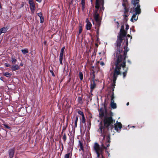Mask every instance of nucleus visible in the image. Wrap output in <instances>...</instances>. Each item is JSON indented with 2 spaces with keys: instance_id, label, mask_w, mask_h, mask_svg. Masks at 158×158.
I'll return each mask as SVG.
<instances>
[{
  "instance_id": "obj_1",
  "label": "nucleus",
  "mask_w": 158,
  "mask_h": 158,
  "mask_svg": "<svg viewBox=\"0 0 158 158\" xmlns=\"http://www.w3.org/2000/svg\"><path fill=\"white\" fill-rule=\"evenodd\" d=\"M127 34V31L125 30L120 31L115 43L116 50L114 53V60L126 62L127 53L129 51V49H127L128 44L126 37Z\"/></svg>"
},
{
  "instance_id": "obj_2",
  "label": "nucleus",
  "mask_w": 158,
  "mask_h": 158,
  "mask_svg": "<svg viewBox=\"0 0 158 158\" xmlns=\"http://www.w3.org/2000/svg\"><path fill=\"white\" fill-rule=\"evenodd\" d=\"M114 64L115 66V67L112 77V83L111 87L112 94L111 96H112L113 95V96H114V91L116 81L118 76L121 74V72L120 71L121 68L122 67L124 69L126 66V62L116 60H114Z\"/></svg>"
},
{
  "instance_id": "obj_3",
  "label": "nucleus",
  "mask_w": 158,
  "mask_h": 158,
  "mask_svg": "<svg viewBox=\"0 0 158 158\" xmlns=\"http://www.w3.org/2000/svg\"><path fill=\"white\" fill-rule=\"evenodd\" d=\"M103 121V124L102 122L101 121L98 125L99 127L102 126L103 128L107 129L108 130H112L114 128V127L113 124L115 123V120L113 119L111 116H105Z\"/></svg>"
},
{
  "instance_id": "obj_4",
  "label": "nucleus",
  "mask_w": 158,
  "mask_h": 158,
  "mask_svg": "<svg viewBox=\"0 0 158 158\" xmlns=\"http://www.w3.org/2000/svg\"><path fill=\"white\" fill-rule=\"evenodd\" d=\"M107 149V147H106L103 143H102L100 147V145L97 143H95L93 146V149L97 155V157L99 158L100 157L101 155L103 154V152L104 149Z\"/></svg>"
},
{
  "instance_id": "obj_5",
  "label": "nucleus",
  "mask_w": 158,
  "mask_h": 158,
  "mask_svg": "<svg viewBox=\"0 0 158 158\" xmlns=\"http://www.w3.org/2000/svg\"><path fill=\"white\" fill-rule=\"evenodd\" d=\"M139 0H132L131 1V3L135 5V6H136V4L137 5V6L135 8L136 14H139L141 13V10L140 9V6L139 4Z\"/></svg>"
},
{
  "instance_id": "obj_6",
  "label": "nucleus",
  "mask_w": 158,
  "mask_h": 158,
  "mask_svg": "<svg viewBox=\"0 0 158 158\" xmlns=\"http://www.w3.org/2000/svg\"><path fill=\"white\" fill-rule=\"evenodd\" d=\"M103 106L104 108L103 107H101L98 110L99 115V117L101 118H102L105 116L104 115V110H105V111H106L107 104L106 103V100H105V102L103 103Z\"/></svg>"
},
{
  "instance_id": "obj_7",
  "label": "nucleus",
  "mask_w": 158,
  "mask_h": 158,
  "mask_svg": "<svg viewBox=\"0 0 158 158\" xmlns=\"http://www.w3.org/2000/svg\"><path fill=\"white\" fill-rule=\"evenodd\" d=\"M94 18L96 22V26L100 27L101 25V20L99 19V15L97 12V10L94 14Z\"/></svg>"
},
{
  "instance_id": "obj_8",
  "label": "nucleus",
  "mask_w": 158,
  "mask_h": 158,
  "mask_svg": "<svg viewBox=\"0 0 158 158\" xmlns=\"http://www.w3.org/2000/svg\"><path fill=\"white\" fill-rule=\"evenodd\" d=\"M101 126L99 127V129L98 130V131L101 134V136L103 137V139L105 138L107 132L106 131V129L103 128Z\"/></svg>"
},
{
  "instance_id": "obj_9",
  "label": "nucleus",
  "mask_w": 158,
  "mask_h": 158,
  "mask_svg": "<svg viewBox=\"0 0 158 158\" xmlns=\"http://www.w3.org/2000/svg\"><path fill=\"white\" fill-rule=\"evenodd\" d=\"M114 130L117 132H119L120 131L121 129L122 128V125L120 122H117L116 123H114Z\"/></svg>"
},
{
  "instance_id": "obj_10",
  "label": "nucleus",
  "mask_w": 158,
  "mask_h": 158,
  "mask_svg": "<svg viewBox=\"0 0 158 158\" xmlns=\"http://www.w3.org/2000/svg\"><path fill=\"white\" fill-rule=\"evenodd\" d=\"M30 8L31 11L34 12L35 10V5L33 0H28Z\"/></svg>"
},
{
  "instance_id": "obj_11",
  "label": "nucleus",
  "mask_w": 158,
  "mask_h": 158,
  "mask_svg": "<svg viewBox=\"0 0 158 158\" xmlns=\"http://www.w3.org/2000/svg\"><path fill=\"white\" fill-rule=\"evenodd\" d=\"M73 148H69L68 149L67 153L64 156V158H71L72 156V151Z\"/></svg>"
},
{
  "instance_id": "obj_12",
  "label": "nucleus",
  "mask_w": 158,
  "mask_h": 158,
  "mask_svg": "<svg viewBox=\"0 0 158 158\" xmlns=\"http://www.w3.org/2000/svg\"><path fill=\"white\" fill-rule=\"evenodd\" d=\"M114 97L113 96V95L112 96H111V103L110 105L111 108L113 109H116L117 107L116 104L114 103Z\"/></svg>"
},
{
  "instance_id": "obj_13",
  "label": "nucleus",
  "mask_w": 158,
  "mask_h": 158,
  "mask_svg": "<svg viewBox=\"0 0 158 158\" xmlns=\"http://www.w3.org/2000/svg\"><path fill=\"white\" fill-rule=\"evenodd\" d=\"M15 148H13L10 149L8 151V153L10 158H13L15 153Z\"/></svg>"
},
{
  "instance_id": "obj_14",
  "label": "nucleus",
  "mask_w": 158,
  "mask_h": 158,
  "mask_svg": "<svg viewBox=\"0 0 158 158\" xmlns=\"http://www.w3.org/2000/svg\"><path fill=\"white\" fill-rule=\"evenodd\" d=\"M95 80H94L92 81V82L90 84V93H92L94 89L96 88V84L95 82Z\"/></svg>"
},
{
  "instance_id": "obj_15",
  "label": "nucleus",
  "mask_w": 158,
  "mask_h": 158,
  "mask_svg": "<svg viewBox=\"0 0 158 158\" xmlns=\"http://www.w3.org/2000/svg\"><path fill=\"white\" fill-rule=\"evenodd\" d=\"M86 22L87 23L85 26L86 29L88 30H90L91 28L92 25L91 23L88 20V19H86Z\"/></svg>"
},
{
  "instance_id": "obj_16",
  "label": "nucleus",
  "mask_w": 158,
  "mask_h": 158,
  "mask_svg": "<svg viewBox=\"0 0 158 158\" xmlns=\"http://www.w3.org/2000/svg\"><path fill=\"white\" fill-rule=\"evenodd\" d=\"M19 68L20 67L18 64H15L14 65H11V69L12 71H16L17 70H18L19 69Z\"/></svg>"
},
{
  "instance_id": "obj_17",
  "label": "nucleus",
  "mask_w": 158,
  "mask_h": 158,
  "mask_svg": "<svg viewBox=\"0 0 158 158\" xmlns=\"http://www.w3.org/2000/svg\"><path fill=\"white\" fill-rule=\"evenodd\" d=\"M106 140L107 141L106 143V147H109L110 146V135H106Z\"/></svg>"
},
{
  "instance_id": "obj_18",
  "label": "nucleus",
  "mask_w": 158,
  "mask_h": 158,
  "mask_svg": "<svg viewBox=\"0 0 158 158\" xmlns=\"http://www.w3.org/2000/svg\"><path fill=\"white\" fill-rule=\"evenodd\" d=\"M79 145L80 147V149H79V150L80 151L81 150H82L83 152H84V148L83 147V143L81 142V141L80 140L79 141Z\"/></svg>"
},
{
  "instance_id": "obj_19",
  "label": "nucleus",
  "mask_w": 158,
  "mask_h": 158,
  "mask_svg": "<svg viewBox=\"0 0 158 158\" xmlns=\"http://www.w3.org/2000/svg\"><path fill=\"white\" fill-rule=\"evenodd\" d=\"M95 8L97 9V10H96H96H98V9H99L100 6H99V0H96V3L95 6Z\"/></svg>"
},
{
  "instance_id": "obj_20",
  "label": "nucleus",
  "mask_w": 158,
  "mask_h": 158,
  "mask_svg": "<svg viewBox=\"0 0 158 158\" xmlns=\"http://www.w3.org/2000/svg\"><path fill=\"white\" fill-rule=\"evenodd\" d=\"M8 28L7 27H3L2 28L0 29L2 33H6L7 30Z\"/></svg>"
},
{
  "instance_id": "obj_21",
  "label": "nucleus",
  "mask_w": 158,
  "mask_h": 158,
  "mask_svg": "<svg viewBox=\"0 0 158 158\" xmlns=\"http://www.w3.org/2000/svg\"><path fill=\"white\" fill-rule=\"evenodd\" d=\"M128 70V68L127 67L126 69H124V71L123 72V78H125L126 77Z\"/></svg>"
},
{
  "instance_id": "obj_22",
  "label": "nucleus",
  "mask_w": 158,
  "mask_h": 158,
  "mask_svg": "<svg viewBox=\"0 0 158 158\" xmlns=\"http://www.w3.org/2000/svg\"><path fill=\"white\" fill-rule=\"evenodd\" d=\"M3 75L7 77H10L12 74L8 72H6L3 73Z\"/></svg>"
},
{
  "instance_id": "obj_23",
  "label": "nucleus",
  "mask_w": 158,
  "mask_h": 158,
  "mask_svg": "<svg viewBox=\"0 0 158 158\" xmlns=\"http://www.w3.org/2000/svg\"><path fill=\"white\" fill-rule=\"evenodd\" d=\"M21 52L23 54H25L28 52V50L27 48L21 50Z\"/></svg>"
},
{
  "instance_id": "obj_24",
  "label": "nucleus",
  "mask_w": 158,
  "mask_h": 158,
  "mask_svg": "<svg viewBox=\"0 0 158 158\" xmlns=\"http://www.w3.org/2000/svg\"><path fill=\"white\" fill-rule=\"evenodd\" d=\"M11 59L12 64H15L17 61L15 58V57H12Z\"/></svg>"
},
{
  "instance_id": "obj_25",
  "label": "nucleus",
  "mask_w": 158,
  "mask_h": 158,
  "mask_svg": "<svg viewBox=\"0 0 158 158\" xmlns=\"http://www.w3.org/2000/svg\"><path fill=\"white\" fill-rule=\"evenodd\" d=\"M67 139L66 135L65 133H64L62 137V139L64 143H65Z\"/></svg>"
},
{
  "instance_id": "obj_26",
  "label": "nucleus",
  "mask_w": 158,
  "mask_h": 158,
  "mask_svg": "<svg viewBox=\"0 0 158 158\" xmlns=\"http://www.w3.org/2000/svg\"><path fill=\"white\" fill-rule=\"evenodd\" d=\"M78 116H76L75 118V121L74 125L75 127H77V123L78 121Z\"/></svg>"
},
{
  "instance_id": "obj_27",
  "label": "nucleus",
  "mask_w": 158,
  "mask_h": 158,
  "mask_svg": "<svg viewBox=\"0 0 158 158\" xmlns=\"http://www.w3.org/2000/svg\"><path fill=\"white\" fill-rule=\"evenodd\" d=\"M79 77L81 81H82L83 79V74L82 73L80 72L79 73Z\"/></svg>"
},
{
  "instance_id": "obj_28",
  "label": "nucleus",
  "mask_w": 158,
  "mask_h": 158,
  "mask_svg": "<svg viewBox=\"0 0 158 158\" xmlns=\"http://www.w3.org/2000/svg\"><path fill=\"white\" fill-rule=\"evenodd\" d=\"M122 6L124 8H125V7H129L128 3H123Z\"/></svg>"
},
{
  "instance_id": "obj_29",
  "label": "nucleus",
  "mask_w": 158,
  "mask_h": 158,
  "mask_svg": "<svg viewBox=\"0 0 158 158\" xmlns=\"http://www.w3.org/2000/svg\"><path fill=\"white\" fill-rule=\"evenodd\" d=\"M63 58V56H59V61L60 64L62 65H63V64L62 63V60Z\"/></svg>"
},
{
  "instance_id": "obj_30",
  "label": "nucleus",
  "mask_w": 158,
  "mask_h": 158,
  "mask_svg": "<svg viewBox=\"0 0 158 158\" xmlns=\"http://www.w3.org/2000/svg\"><path fill=\"white\" fill-rule=\"evenodd\" d=\"M129 7H125V8H124V14H126L129 11Z\"/></svg>"
},
{
  "instance_id": "obj_31",
  "label": "nucleus",
  "mask_w": 158,
  "mask_h": 158,
  "mask_svg": "<svg viewBox=\"0 0 158 158\" xmlns=\"http://www.w3.org/2000/svg\"><path fill=\"white\" fill-rule=\"evenodd\" d=\"M85 121L86 120L84 115L83 116H82V119L81 120L82 123H85Z\"/></svg>"
},
{
  "instance_id": "obj_32",
  "label": "nucleus",
  "mask_w": 158,
  "mask_h": 158,
  "mask_svg": "<svg viewBox=\"0 0 158 158\" xmlns=\"http://www.w3.org/2000/svg\"><path fill=\"white\" fill-rule=\"evenodd\" d=\"M82 98L81 97H79L77 98V100L78 101V102L80 103H82Z\"/></svg>"
},
{
  "instance_id": "obj_33",
  "label": "nucleus",
  "mask_w": 158,
  "mask_h": 158,
  "mask_svg": "<svg viewBox=\"0 0 158 158\" xmlns=\"http://www.w3.org/2000/svg\"><path fill=\"white\" fill-rule=\"evenodd\" d=\"M77 113L81 115V116H83V115H84L83 112L82 111H81L79 110H78L77 111Z\"/></svg>"
},
{
  "instance_id": "obj_34",
  "label": "nucleus",
  "mask_w": 158,
  "mask_h": 158,
  "mask_svg": "<svg viewBox=\"0 0 158 158\" xmlns=\"http://www.w3.org/2000/svg\"><path fill=\"white\" fill-rule=\"evenodd\" d=\"M137 14H133V15L132 16V18L134 19V20L135 21H136L138 19V18H137L136 19V15Z\"/></svg>"
},
{
  "instance_id": "obj_35",
  "label": "nucleus",
  "mask_w": 158,
  "mask_h": 158,
  "mask_svg": "<svg viewBox=\"0 0 158 158\" xmlns=\"http://www.w3.org/2000/svg\"><path fill=\"white\" fill-rule=\"evenodd\" d=\"M82 31V26H80L79 27V35L81 33Z\"/></svg>"
},
{
  "instance_id": "obj_36",
  "label": "nucleus",
  "mask_w": 158,
  "mask_h": 158,
  "mask_svg": "<svg viewBox=\"0 0 158 158\" xmlns=\"http://www.w3.org/2000/svg\"><path fill=\"white\" fill-rule=\"evenodd\" d=\"M65 48V47L64 46L61 49L60 53L64 54Z\"/></svg>"
},
{
  "instance_id": "obj_37",
  "label": "nucleus",
  "mask_w": 158,
  "mask_h": 158,
  "mask_svg": "<svg viewBox=\"0 0 158 158\" xmlns=\"http://www.w3.org/2000/svg\"><path fill=\"white\" fill-rule=\"evenodd\" d=\"M3 126L6 128L7 129H10L11 128V127L9 126L7 124H3Z\"/></svg>"
},
{
  "instance_id": "obj_38",
  "label": "nucleus",
  "mask_w": 158,
  "mask_h": 158,
  "mask_svg": "<svg viewBox=\"0 0 158 158\" xmlns=\"http://www.w3.org/2000/svg\"><path fill=\"white\" fill-rule=\"evenodd\" d=\"M135 8L134 7H133V8H131V9L130 10V11L129 12L130 13H133L135 11Z\"/></svg>"
},
{
  "instance_id": "obj_39",
  "label": "nucleus",
  "mask_w": 158,
  "mask_h": 158,
  "mask_svg": "<svg viewBox=\"0 0 158 158\" xmlns=\"http://www.w3.org/2000/svg\"><path fill=\"white\" fill-rule=\"evenodd\" d=\"M4 65L6 67H10L11 68V65H10V64L5 63V64H4Z\"/></svg>"
},
{
  "instance_id": "obj_40",
  "label": "nucleus",
  "mask_w": 158,
  "mask_h": 158,
  "mask_svg": "<svg viewBox=\"0 0 158 158\" xmlns=\"http://www.w3.org/2000/svg\"><path fill=\"white\" fill-rule=\"evenodd\" d=\"M99 27H96V28H97V32H96L97 34V35H96L97 36H98L99 30Z\"/></svg>"
},
{
  "instance_id": "obj_41",
  "label": "nucleus",
  "mask_w": 158,
  "mask_h": 158,
  "mask_svg": "<svg viewBox=\"0 0 158 158\" xmlns=\"http://www.w3.org/2000/svg\"><path fill=\"white\" fill-rule=\"evenodd\" d=\"M100 2L101 5L103 6L104 5V0H99V2Z\"/></svg>"
},
{
  "instance_id": "obj_42",
  "label": "nucleus",
  "mask_w": 158,
  "mask_h": 158,
  "mask_svg": "<svg viewBox=\"0 0 158 158\" xmlns=\"http://www.w3.org/2000/svg\"><path fill=\"white\" fill-rule=\"evenodd\" d=\"M40 18V23H44V18L43 17Z\"/></svg>"
},
{
  "instance_id": "obj_43",
  "label": "nucleus",
  "mask_w": 158,
  "mask_h": 158,
  "mask_svg": "<svg viewBox=\"0 0 158 158\" xmlns=\"http://www.w3.org/2000/svg\"><path fill=\"white\" fill-rule=\"evenodd\" d=\"M38 16L40 17V18H42V14L41 12L37 14Z\"/></svg>"
},
{
  "instance_id": "obj_44",
  "label": "nucleus",
  "mask_w": 158,
  "mask_h": 158,
  "mask_svg": "<svg viewBox=\"0 0 158 158\" xmlns=\"http://www.w3.org/2000/svg\"><path fill=\"white\" fill-rule=\"evenodd\" d=\"M50 72L51 73L52 76L53 77L55 76V74L52 70H50Z\"/></svg>"
},
{
  "instance_id": "obj_45",
  "label": "nucleus",
  "mask_w": 158,
  "mask_h": 158,
  "mask_svg": "<svg viewBox=\"0 0 158 158\" xmlns=\"http://www.w3.org/2000/svg\"><path fill=\"white\" fill-rule=\"evenodd\" d=\"M82 6V10H83L85 8V4H81Z\"/></svg>"
},
{
  "instance_id": "obj_46",
  "label": "nucleus",
  "mask_w": 158,
  "mask_h": 158,
  "mask_svg": "<svg viewBox=\"0 0 158 158\" xmlns=\"http://www.w3.org/2000/svg\"><path fill=\"white\" fill-rule=\"evenodd\" d=\"M91 125V122H90V121H89V124H88V127L89 129H90Z\"/></svg>"
},
{
  "instance_id": "obj_47",
  "label": "nucleus",
  "mask_w": 158,
  "mask_h": 158,
  "mask_svg": "<svg viewBox=\"0 0 158 158\" xmlns=\"http://www.w3.org/2000/svg\"><path fill=\"white\" fill-rule=\"evenodd\" d=\"M123 17L124 18H127L129 16V15H127L126 14H124L123 15Z\"/></svg>"
},
{
  "instance_id": "obj_48",
  "label": "nucleus",
  "mask_w": 158,
  "mask_h": 158,
  "mask_svg": "<svg viewBox=\"0 0 158 158\" xmlns=\"http://www.w3.org/2000/svg\"><path fill=\"white\" fill-rule=\"evenodd\" d=\"M124 30V26L123 25H122L121 28L120 30Z\"/></svg>"
},
{
  "instance_id": "obj_49",
  "label": "nucleus",
  "mask_w": 158,
  "mask_h": 158,
  "mask_svg": "<svg viewBox=\"0 0 158 158\" xmlns=\"http://www.w3.org/2000/svg\"><path fill=\"white\" fill-rule=\"evenodd\" d=\"M129 28V26L128 24H126V29L127 30Z\"/></svg>"
},
{
  "instance_id": "obj_50",
  "label": "nucleus",
  "mask_w": 158,
  "mask_h": 158,
  "mask_svg": "<svg viewBox=\"0 0 158 158\" xmlns=\"http://www.w3.org/2000/svg\"><path fill=\"white\" fill-rule=\"evenodd\" d=\"M81 4H85V0H81Z\"/></svg>"
},
{
  "instance_id": "obj_51",
  "label": "nucleus",
  "mask_w": 158,
  "mask_h": 158,
  "mask_svg": "<svg viewBox=\"0 0 158 158\" xmlns=\"http://www.w3.org/2000/svg\"><path fill=\"white\" fill-rule=\"evenodd\" d=\"M100 64L102 66H103L105 65L104 62L103 61H101L100 63Z\"/></svg>"
},
{
  "instance_id": "obj_52",
  "label": "nucleus",
  "mask_w": 158,
  "mask_h": 158,
  "mask_svg": "<svg viewBox=\"0 0 158 158\" xmlns=\"http://www.w3.org/2000/svg\"><path fill=\"white\" fill-rule=\"evenodd\" d=\"M123 3H128V2L127 0H123Z\"/></svg>"
},
{
  "instance_id": "obj_53",
  "label": "nucleus",
  "mask_w": 158,
  "mask_h": 158,
  "mask_svg": "<svg viewBox=\"0 0 158 158\" xmlns=\"http://www.w3.org/2000/svg\"><path fill=\"white\" fill-rule=\"evenodd\" d=\"M61 148L62 149V150H63L64 149V146L63 143H61Z\"/></svg>"
},
{
  "instance_id": "obj_54",
  "label": "nucleus",
  "mask_w": 158,
  "mask_h": 158,
  "mask_svg": "<svg viewBox=\"0 0 158 158\" xmlns=\"http://www.w3.org/2000/svg\"><path fill=\"white\" fill-rule=\"evenodd\" d=\"M116 23L117 24V28H118L119 27V23L118 22H117Z\"/></svg>"
},
{
  "instance_id": "obj_55",
  "label": "nucleus",
  "mask_w": 158,
  "mask_h": 158,
  "mask_svg": "<svg viewBox=\"0 0 158 158\" xmlns=\"http://www.w3.org/2000/svg\"><path fill=\"white\" fill-rule=\"evenodd\" d=\"M63 56L64 57H65V55L64 56V54H62V53H60V56Z\"/></svg>"
},
{
  "instance_id": "obj_56",
  "label": "nucleus",
  "mask_w": 158,
  "mask_h": 158,
  "mask_svg": "<svg viewBox=\"0 0 158 158\" xmlns=\"http://www.w3.org/2000/svg\"><path fill=\"white\" fill-rule=\"evenodd\" d=\"M36 1L39 3H40L41 2L42 0H36Z\"/></svg>"
},
{
  "instance_id": "obj_57",
  "label": "nucleus",
  "mask_w": 158,
  "mask_h": 158,
  "mask_svg": "<svg viewBox=\"0 0 158 158\" xmlns=\"http://www.w3.org/2000/svg\"><path fill=\"white\" fill-rule=\"evenodd\" d=\"M65 128H63L62 130V131L61 132V134H63V132L64 131Z\"/></svg>"
},
{
  "instance_id": "obj_58",
  "label": "nucleus",
  "mask_w": 158,
  "mask_h": 158,
  "mask_svg": "<svg viewBox=\"0 0 158 158\" xmlns=\"http://www.w3.org/2000/svg\"><path fill=\"white\" fill-rule=\"evenodd\" d=\"M124 19L125 20L126 22H127L128 20L127 18H124Z\"/></svg>"
},
{
  "instance_id": "obj_59",
  "label": "nucleus",
  "mask_w": 158,
  "mask_h": 158,
  "mask_svg": "<svg viewBox=\"0 0 158 158\" xmlns=\"http://www.w3.org/2000/svg\"><path fill=\"white\" fill-rule=\"evenodd\" d=\"M127 62H128V63H129L130 64H131V61L130 60H127Z\"/></svg>"
},
{
  "instance_id": "obj_60",
  "label": "nucleus",
  "mask_w": 158,
  "mask_h": 158,
  "mask_svg": "<svg viewBox=\"0 0 158 158\" xmlns=\"http://www.w3.org/2000/svg\"><path fill=\"white\" fill-rule=\"evenodd\" d=\"M20 66H23V64L22 63H21L20 64Z\"/></svg>"
},
{
  "instance_id": "obj_61",
  "label": "nucleus",
  "mask_w": 158,
  "mask_h": 158,
  "mask_svg": "<svg viewBox=\"0 0 158 158\" xmlns=\"http://www.w3.org/2000/svg\"><path fill=\"white\" fill-rule=\"evenodd\" d=\"M3 78L2 77H1L0 78V80L2 81H3Z\"/></svg>"
},
{
  "instance_id": "obj_62",
  "label": "nucleus",
  "mask_w": 158,
  "mask_h": 158,
  "mask_svg": "<svg viewBox=\"0 0 158 158\" xmlns=\"http://www.w3.org/2000/svg\"><path fill=\"white\" fill-rule=\"evenodd\" d=\"M130 20L132 22H133V19L132 18H131V19Z\"/></svg>"
},
{
  "instance_id": "obj_63",
  "label": "nucleus",
  "mask_w": 158,
  "mask_h": 158,
  "mask_svg": "<svg viewBox=\"0 0 158 158\" xmlns=\"http://www.w3.org/2000/svg\"><path fill=\"white\" fill-rule=\"evenodd\" d=\"M2 8V5H1V2H0V8L1 9Z\"/></svg>"
},
{
  "instance_id": "obj_64",
  "label": "nucleus",
  "mask_w": 158,
  "mask_h": 158,
  "mask_svg": "<svg viewBox=\"0 0 158 158\" xmlns=\"http://www.w3.org/2000/svg\"><path fill=\"white\" fill-rule=\"evenodd\" d=\"M102 158H105L104 156L103 155V154L101 155Z\"/></svg>"
}]
</instances>
